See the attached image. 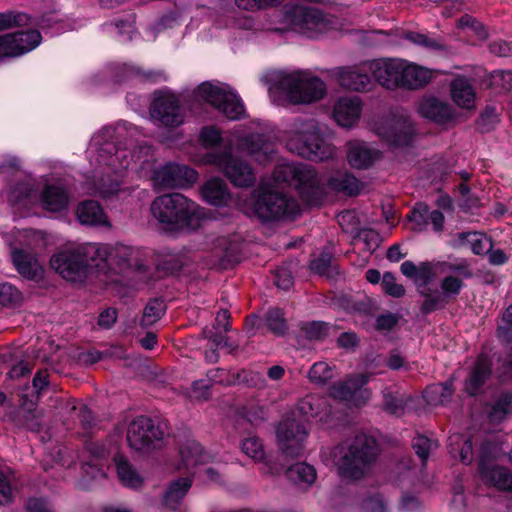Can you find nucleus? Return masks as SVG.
Segmentation results:
<instances>
[{
    "label": "nucleus",
    "mask_w": 512,
    "mask_h": 512,
    "mask_svg": "<svg viewBox=\"0 0 512 512\" xmlns=\"http://www.w3.org/2000/svg\"><path fill=\"white\" fill-rule=\"evenodd\" d=\"M286 148L293 154L312 161H325L335 156V147L325 141L321 124L314 118H295L284 131Z\"/></svg>",
    "instance_id": "4"
},
{
    "label": "nucleus",
    "mask_w": 512,
    "mask_h": 512,
    "mask_svg": "<svg viewBox=\"0 0 512 512\" xmlns=\"http://www.w3.org/2000/svg\"><path fill=\"white\" fill-rule=\"evenodd\" d=\"M14 475L9 470L0 469V505L12 502L14 497Z\"/></svg>",
    "instance_id": "50"
},
{
    "label": "nucleus",
    "mask_w": 512,
    "mask_h": 512,
    "mask_svg": "<svg viewBox=\"0 0 512 512\" xmlns=\"http://www.w3.org/2000/svg\"><path fill=\"white\" fill-rule=\"evenodd\" d=\"M197 96L230 120L240 119L245 113L242 100L227 84L203 82L197 88Z\"/></svg>",
    "instance_id": "8"
},
{
    "label": "nucleus",
    "mask_w": 512,
    "mask_h": 512,
    "mask_svg": "<svg viewBox=\"0 0 512 512\" xmlns=\"http://www.w3.org/2000/svg\"><path fill=\"white\" fill-rule=\"evenodd\" d=\"M197 172L185 165L167 163L157 169L153 174L155 185L162 188H183L196 182Z\"/></svg>",
    "instance_id": "19"
},
{
    "label": "nucleus",
    "mask_w": 512,
    "mask_h": 512,
    "mask_svg": "<svg viewBox=\"0 0 512 512\" xmlns=\"http://www.w3.org/2000/svg\"><path fill=\"white\" fill-rule=\"evenodd\" d=\"M94 146L99 147V162L111 168L115 173H119L130 167L131 162L144 161L150 154L151 148L148 145H141L138 151L132 154L126 149L116 148L111 142L100 143L97 138L93 140Z\"/></svg>",
    "instance_id": "13"
},
{
    "label": "nucleus",
    "mask_w": 512,
    "mask_h": 512,
    "mask_svg": "<svg viewBox=\"0 0 512 512\" xmlns=\"http://www.w3.org/2000/svg\"><path fill=\"white\" fill-rule=\"evenodd\" d=\"M491 374V363L487 356L480 355L465 382V391L475 395Z\"/></svg>",
    "instance_id": "31"
},
{
    "label": "nucleus",
    "mask_w": 512,
    "mask_h": 512,
    "mask_svg": "<svg viewBox=\"0 0 512 512\" xmlns=\"http://www.w3.org/2000/svg\"><path fill=\"white\" fill-rule=\"evenodd\" d=\"M13 38L17 41L18 50L20 55H24L40 45L42 42L41 33L38 30H28L12 33Z\"/></svg>",
    "instance_id": "42"
},
{
    "label": "nucleus",
    "mask_w": 512,
    "mask_h": 512,
    "mask_svg": "<svg viewBox=\"0 0 512 512\" xmlns=\"http://www.w3.org/2000/svg\"><path fill=\"white\" fill-rule=\"evenodd\" d=\"M418 113L433 122L443 124L454 117L453 108L438 97L423 96L417 104Z\"/></svg>",
    "instance_id": "25"
},
{
    "label": "nucleus",
    "mask_w": 512,
    "mask_h": 512,
    "mask_svg": "<svg viewBox=\"0 0 512 512\" xmlns=\"http://www.w3.org/2000/svg\"><path fill=\"white\" fill-rule=\"evenodd\" d=\"M497 333L498 337L503 341H510L512 339V304L503 312Z\"/></svg>",
    "instance_id": "63"
},
{
    "label": "nucleus",
    "mask_w": 512,
    "mask_h": 512,
    "mask_svg": "<svg viewBox=\"0 0 512 512\" xmlns=\"http://www.w3.org/2000/svg\"><path fill=\"white\" fill-rule=\"evenodd\" d=\"M401 273L412 280L416 286L417 292L424 301L421 305V311L425 314L435 311V307L442 301V295L439 290L430 286L439 274L458 273L463 277H471L472 273L465 261H425L415 264L412 261H404L400 266Z\"/></svg>",
    "instance_id": "2"
},
{
    "label": "nucleus",
    "mask_w": 512,
    "mask_h": 512,
    "mask_svg": "<svg viewBox=\"0 0 512 512\" xmlns=\"http://www.w3.org/2000/svg\"><path fill=\"white\" fill-rule=\"evenodd\" d=\"M384 292L392 297H402L405 294V288L403 285L396 282L395 276L390 273H384L381 282Z\"/></svg>",
    "instance_id": "62"
},
{
    "label": "nucleus",
    "mask_w": 512,
    "mask_h": 512,
    "mask_svg": "<svg viewBox=\"0 0 512 512\" xmlns=\"http://www.w3.org/2000/svg\"><path fill=\"white\" fill-rule=\"evenodd\" d=\"M207 375L211 382L225 385L240 384L247 380L245 371H241L230 377L223 370L217 368L210 370Z\"/></svg>",
    "instance_id": "55"
},
{
    "label": "nucleus",
    "mask_w": 512,
    "mask_h": 512,
    "mask_svg": "<svg viewBox=\"0 0 512 512\" xmlns=\"http://www.w3.org/2000/svg\"><path fill=\"white\" fill-rule=\"evenodd\" d=\"M265 324L276 335H283L287 330L286 320L279 308H271L267 311Z\"/></svg>",
    "instance_id": "49"
},
{
    "label": "nucleus",
    "mask_w": 512,
    "mask_h": 512,
    "mask_svg": "<svg viewBox=\"0 0 512 512\" xmlns=\"http://www.w3.org/2000/svg\"><path fill=\"white\" fill-rule=\"evenodd\" d=\"M164 435L160 424L149 417L138 416L129 423L126 438L133 451L147 455L162 447Z\"/></svg>",
    "instance_id": "7"
},
{
    "label": "nucleus",
    "mask_w": 512,
    "mask_h": 512,
    "mask_svg": "<svg viewBox=\"0 0 512 512\" xmlns=\"http://www.w3.org/2000/svg\"><path fill=\"white\" fill-rule=\"evenodd\" d=\"M77 217L81 224L89 226H106L110 223L102 207L95 201H84L78 205Z\"/></svg>",
    "instance_id": "30"
},
{
    "label": "nucleus",
    "mask_w": 512,
    "mask_h": 512,
    "mask_svg": "<svg viewBox=\"0 0 512 512\" xmlns=\"http://www.w3.org/2000/svg\"><path fill=\"white\" fill-rule=\"evenodd\" d=\"M114 460L120 482L129 488H139L143 483V478L127 459L119 455Z\"/></svg>",
    "instance_id": "39"
},
{
    "label": "nucleus",
    "mask_w": 512,
    "mask_h": 512,
    "mask_svg": "<svg viewBox=\"0 0 512 512\" xmlns=\"http://www.w3.org/2000/svg\"><path fill=\"white\" fill-rule=\"evenodd\" d=\"M362 110L363 102L360 97L344 96L335 101L332 117L339 126L351 128L359 122Z\"/></svg>",
    "instance_id": "21"
},
{
    "label": "nucleus",
    "mask_w": 512,
    "mask_h": 512,
    "mask_svg": "<svg viewBox=\"0 0 512 512\" xmlns=\"http://www.w3.org/2000/svg\"><path fill=\"white\" fill-rule=\"evenodd\" d=\"M29 23V16L25 13H0V30L13 26H24Z\"/></svg>",
    "instance_id": "61"
},
{
    "label": "nucleus",
    "mask_w": 512,
    "mask_h": 512,
    "mask_svg": "<svg viewBox=\"0 0 512 512\" xmlns=\"http://www.w3.org/2000/svg\"><path fill=\"white\" fill-rule=\"evenodd\" d=\"M78 252L82 255V262L86 264V275L92 270L104 274L110 272L109 245L99 243L78 244Z\"/></svg>",
    "instance_id": "22"
},
{
    "label": "nucleus",
    "mask_w": 512,
    "mask_h": 512,
    "mask_svg": "<svg viewBox=\"0 0 512 512\" xmlns=\"http://www.w3.org/2000/svg\"><path fill=\"white\" fill-rule=\"evenodd\" d=\"M293 29L309 38H316L319 35L335 28L336 20L319 10L296 7L291 18Z\"/></svg>",
    "instance_id": "12"
},
{
    "label": "nucleus",
    "mask_w": 512,
    "mask_h": 512,
    "mask_svg": "<svg viewBox=\"0 0 512 512\" xmlns=\"http://www.w3.org/2000/svg\"><path fill=\"white\" fill-rule=\"evenodd\" d=\"M11 257L14 266L25 278L37 279L42 276V266L33 256L15 249L12 251Z\"/></svg>",
    "instance_id": "32"
},
{
    "label": "nucleus",
    "mask_w": 512,
    "mask_h": 512,
    "mask_svg": "<svg viewBox=\"0 0 512 512\" xmlns=\"http://www.w3.org/2000/svg\"><path fill=\"white\" fill-rule=\"evenodd\" d=\"M201 196L213 206H225L231 198L225 181L219 177L211 178L202 185Z\"/></svg>",
    "instance_id": "28"
},
{
    "label": "nucleus",
    "mask_w": 512,
    "mask_h": 512,
    "mask_svg": "<svg viewBox=\"0 0 512 512\" xmlns=\"http://www.w3.org/2000/svg\"><path fill=\"white\" fill-rule=\"evenodd\" d=\"M254 212L263 221L278 220L296 215L298 205L295 200L283 193L268 191L259 196Z\"/></svg>",
    "instance_id": "11"
},
{
    "label": "nucleus",
    "mask_w": 512,
    "mask_h": 512,
    "mask_svg": "<svg viewBox=\"0 0 512 512\" xmlns=\"http://www.w3.org/2000/svg\"><path fill=\"white\" fill-rule=\"evenodd\" d=\"M449 452L453 458H459L465 464L472 462V443L463 435L453 434L449 437Z\"/></svg>",
    "instance_id": "41"
},
{
    "label": "nucleus",
    "mask_w": 512,
    "mask_h": 512,
    "mask_svg": "<svg viewBox=\"0 0 512 512\" xmlns=\"http://www.w3.org/2000/svg\"><path fill=\"white\" fill-rule=\"evenodd\" d=\"M446 274L447 275L440 282L441 291H439V294L442 295V301L435 307V310L444 307L448 302V298L457 296L463 287V279L467 278L458 273Z\"/></svg>",
    "instance_id": "40"
},
{
    "label": "nucleus",
    "mask_w": 512,
    "mask_h": 512,
    "mask_svg": "<svg viewBox=\"0 0 512 512\" xmlns=\"http://www.w3.org/2000/svg\"><path fill=\"white\" fill-rule=\"evenodd\" d=\"M450 95L453 102L460 108L473 109L475 90L468 79L456 77L450 83Z\"/></svg>",
    "instance_id": "29"
},
{
    "label": "nucleus",
    "mask_w": 512,
    "mask_h": 512,
    "mask_svg": "<svg viewBox=\"0 0 512 512\" xmlns=\"http://www.w3.org/2000/svg\"><path fill=\"white\" fill-rule=\"evenodd\" d=\"M501 455L502 450L497 444H484L479 458V475L488 487L512 493V472L506 467L494 464Z\"/></svg>",
    "instance_id": "9"
},
{
    "label": "nucleus",
    "mask_w": 512,
    "mask_h": 512,
    "mask_svg": "<svg viewBox=\"0 0 512 512\" xmlns=\"http://www.w3.org/2000/svg\"><path fill=\"white\" fill-rule=\"evenodd\" d=\"M192 485L190 477H184L174 481L165 493L163 504L170 510H176Z\"/></svg>",
    "instance_id": "37"
},
{
    "label": "nucleus",
    "mask_w": 512,
    "mask_h": 512,
    "mask_svg": "<svg viewBox=\"0 0 512 512\" xmlns=\"http://www.w3.org/2000/svg\"><path fill=\"white\" fill-rule=\"evenodd\" d=\"M365 67H342L334 71L338 83L349 90L364 91L370 84Z\"/></svg>",
    "instance_id": "27"
},
{
    "label": "nucleus",
    "mask_w": 512,
    "mask_h": 512,
    "mask_svg": "<svg viewBox=\"0 0 512 512\" xmlns=\"http://www.w3.org/2000/svg\"><path fill=\"white\" fill-rule=\"evenodd\" d=\"M270 91H279L294 105H308L320 101L326 95L324 81L308 71H279L272 77Z\"/></svg>",
    "instance_id": "5"
},
{
    "label": "nucleus",
    "mask_w": 512,
    "mask_h": 512,
    "mask_svg": "<svg viewBox=\"0 0 512 512\" xmlns=\"http://www.w3.org/2000/svg\"><path fill=\"white\" fill-rule=\"evenodd\" d=\"M278 447L289 457L298 456L307 436L305 427L294 419L282 420L276 430Z\"/></svg>",
    "instance_id": "18"
},
{
    "label": "nucleus",
    "mask_w": 512,
    "mask_h": 512,
    "mask_svg": "<svg viewBox=\"0 0 512 512\" xmlns=\"http://www.w3.org/2000/svg\"><path fill=\"white\" fill-rule=\"evenodd\" d=\"M453 393V381L450 379L445 383H436L428 386L423 393V397L428 405L440 406L448 403Z\"/></svg>",
    "instance_id": "36"
},
{
    "label": "nucleus",
    "mask_w": 512,
    "mask_h": 512,
    "mask_svg": "<svg viewBox=\"0 0 512 512\" xmlns=\"http://www.w3.org/2000/svg\"><path fill=\"white\" fill-rule=\"evenodd\" d=\"M33 195L34 189L30 183H20L10 190L8 200L12 205L26 204Z\"/></svg>",
    "instance_id": "56"
},
{
    "label": "nucleus",
    "mask_w": 512,
    "mask_h": 512,
    "mask_svg": "<svg viewBox=\"0 0 512 512\" xmlns=\"http://www.w3.org/2000/svg\"><path fill=\"white\" fill-rule=\"evenodd\" d=\"M16 41L12 33L0 36V60L21 56Z\"/></svg>",
    "instance_id": "59"
},
{
    "label": "nucleus",
    "mask_w": 512,
    "mask_h": 512,
    "mask_svg": "<svg viewBox=\"0 0 512 512\" xmlns=\"http://www.w3.org/2000/svg\"><path fill=\"white\" fill-rule=\"evenodd\" d=\"M324 401L313 395H308L297 404L298 412L306 417H317L320 414V407Z\"/></svg>",
    "instance_id": "51"
},
{
    "label": "nucleus",
    "mask_w": 512,
    "mask_h": 512,
    "mask_svg": "<svg viewBox=\"0 0 512 512\" xmlns=\"http://www.w3.org/2000/svg\"><path fill=\"white\" fill-rule=\"evenodd\" d=\"M150 115L155 122L166 127H177L184 121L177 97L167 92L155 95Z\"/></svg>",
    "instance_id": "16"
},
{
    "label": "nucleus",
    "mask_w": 512,
    "mask_h": 512,
    "mask_svg": "<svg viewBox=\"0 0 512 512\" xmlns=\"http://www.w3.org/2000/svg\"><path fill=\"white\" fill-rule=\"evenodd\" d=\"M412 447L423 463L427 461L430 453L438 448V442L435 439L424 435H418L413 439Z\"/></svg>",
    "instance_id": "48"
},
{
    "label": "nucleus",
    "mask_w": 512,
    "mask_h": 512,
    "mask_svg": "<svg viewBox=\"0 0 512 512\" xmlns=\"http://www.w3.org/2000/svg\"><path fill=\"white\" fill-rule=\"evenodd\" d=\"M242 452L253 459L261 462L265 459V450L262 442L256 436H249L241 442Z\"/></svg>",
    "instance_id": "47"
},
{
    "label": "nucleus",
    "mask_w": 512,
    "mask_h": 512,
    "mask_svg": "<svg viewBox=\"0 0 512 512\" xmlns=\"http://www.w3.org/2000/svg\"><path fill=\"white\" fill-rule=\"evenodd\" d=\"M378 455V446L373 437L357 436L354 443L343 452L337 462L339 473L347 479H359L369 470Z\"/></svg>",
    "instance_id": "6"
},
{
    "label": "nucleus",
    "mask_w": 512,
    "mask_h": 512,
    "mask_svg": "<svg viewBox=\"0 0 512 512\" xmlns=\"http://www.w3.org/2000/svg\"><path fill=\"white\" fill-rule=\"evenodd\" d=\"M287 477L298 484H312L316 479V471L307 463H296L288 468Z\"/></svg>",
    "instance_id": "43"
},
{
    "label": "nucleus",
    "mask_w": 512,
    "mask_h": 512,
    "mask_svg": "<svg viewBox=\"0 0 512 512\" xmlns=\"http://www.w3.org/2000/svg\"><path fill=\"white\" fill-rule=\"evenodd\" d=\"M375 133L392 146H406L413 137L412 122L406 117H392L377 123Z\"/></svg>",
    "instance_id": "17"
},
{
    "label": "nucleus",
    "mask_w": 512,
    "mask_h": 512,
    "mask_svg": "<svg viewBox=\"0 0 512 512\" xmlns=\"http://www.w3.org/2000/svg\"><path fill=\"white\" fill-rule=\"evenodd\" d=\"M370 377L371 374L368 373L350 375L346 380L333 384L330 387V395L355 406L363 405L371 395L370 391L364 388Z\"/></svg>",
    "instance_id": "14"
},
{
    "label": "nucleus",
    "mask_w": 512,
    "mask_h": 512,
    "mask_svg": "<svg viewBox=\"0 0 512 512\" xmlns=\"http://www.w3.org/2000/svg\"><path fill=\"white\" fill-rule=\"evenodd\" d=\"M154 220L168 232L195 230L204 219V210L181 193L156 197L150 206Z\"/></svg>",
    "instance_id": "3"
},
{
    "label": "nucleus",
    "mask_w": 512,
    "mask_h": 512,
    "mask_svg": "<svg viewBox=\"0 0 512 512\" xmlns=\"http://www.w3.org/2000/svg\"><path fill=\"white\" fill-rule=\"evenodd\" d=\"M166 306L162 300H151L144 308L141 325L144 327L156 323L164 314Z\"/></svg>",
    "instance_id": "45"
},
{
    "label": "nucleus",
    "mask_w": 512,
    "mask_h": 512,
    "mask_svg": "<svg viewBox=\"0 0 512 512\" xmlns=\"http://www.w3.org/2000/svg\"><path fill=\"white\" fill-rule=\"evenodd\" d=\"M455 247H468L474 254H482L492 247L491 240L476 232L458 233L453 240Z\"/></svg>",
    "instance_id": "34"
},
{
    "label": "nucleus",
    "mask_w": 512,
    "mask_h": 512,
    "mask_svg": "<svg viewBox=\"0 0 512 512\" xmlns=\"http://www.w3.org/2000/svg\"><path fill=\"white\" fill-rule=\"evenodd\" d=\"M335 376V367L326 362H317L312 365L308 377L315 384H325Z\"/></svg>",
    "instance_id": "44"
},
{
    "label": "nucleus",
    "mask_w": 512,
    "mask_h": 512,
    "mask_svg": "<svg viewBox=\"0 0 512 512\" xmlns=\"http://www.w3.org/2000/svg\"><path fill=\"white\" fill-rule=\"evenodd\" d=\"M489 86L497 93L512 89V72L495 71L489 77Z\"/></svg>",
    "instance_id": "52"
},
{
    "label": "nucleus",
    "mask_w": 512,
    "mask_h": 512,
    "mask_svg": "<svg viewBox=\"0 0 512 512\" xmlns=\"http://www.w3.org/2000/svg\"><path fill=\"white\" fill-rule=\"evenodd\" d=\"M328 184L333 190L348 196L358 195L363 189L362 183L349 173H340L331 177Z\"/></svg>",
    "instance_id": "38"
},
{
    "label": "nucleus",
    "mask_w": 512,
    "mask_h": 512,
    "mask_svg": "<svg viewBox=\"0 0 512 512\" xmlns=\"http://www.w3.org/2000/svg\"><path fill=\"white\" fill-rule=\"evenodd\" d=\"M458 29L474 35L476 38L483 40L486 38V31L483 25L470 15L462 16L457 23Z\"/></svg>",
    "instance_id": "53"
},
{
    "label": "nucleus",
    "mask_w": 512,
    "mask_h": 512,
    "mask_svg": "<svg viewBox=\"0 0 512 512\" xmlns=\"http://www.w3.org/2000/svg\"><path fill=\"white\" fill-rule=\"evenodd\" d=\"M273 178L276 183H286L295 187L303 195L316 194L319 190L318 174L308 164L281 162L275 167Z\"/></svg>",
    "instance_id": "10"
},
{
    "label": "nucleus",
    "mask_w": 512,
    "mask_h": 512,
    "mask_svg": "<svg viewBox=\"0 0 512 512\" xmlns=\"http://www.w3.org/2000/svg\"><path fill=\"white\" fill-rule=\"evenodd\" d=\"M210 385L204 380L194 381L188 397L192 401H205L210 397Z\"/></svg>",
    "instance_id": "64"
},
{
    "label": "nucleus",
    "mask_w": 512,
    "mask_h": 512,
    "mask_svg": "<svg viewBox=\"0 0 512 512\" xmlns=\"http://www.w3.org/2000/svg\"><path fill=\"white\" fill-rule=\"evenodd\" d=\"M124 192L120 188V182L118 179L101 178L99 185L96 188L95 193L103 198H110Z\"/></svg>",
    "instance_id": "60"
},
{
    "label": "nucleus",
    "mask_w": 512,
    "mask_h": 512,
    "mask_svg": "<svg viewBox=\"0 0 512 512\" xmlns=\"http://www.w3.org/2000/svg\"><path fill=\"white\" fill-rule=\"evenodd\" d=\"M110 271H124L129 268L141 269L142 251L124 244L109 245Z\"/></svg>",
    "instance_id": "23"
},
{
    "label": "nucleus",
    "mask_w": 512,
    "mask_h": 512,
    "mask_svg": "<svg viewBox=\"0 0 512 512\" xmlns=\"http://www.w3.org/2000/svg\"><path fill=\"white\" fill-rule=\"evenodd\" d=\"M403 59H379L368 64L367 68L375 80L387 89L400 87Z\"/></svg>",
    "instance_id": "20"
},
{
    "label": "nucleus",
    "mask_w": 512,
    "mask_h": 512,
    "mask_svg": "<svg viewBox=\"0 0 512 512\" xmlns=\"http://www.w3.org/2000/svg\"><path fill=\"white\" fill-rule=\"evenodd\" d=\"M512 413V395L504 394L500 396L489 413L492 422H500L506 416Z\"/></svg>",
    "instance_id": "46"
},
{
    "label": "nucleus",
    "mask_w": 512,
    "mask_h": 512,
    "mask_svg": "<svg viewBox=\"0 0 512 512\" xmlns=\"http://www.w3.org/2000/svg\"><path fill=\"white\" fill-rule=\"evenodd\" d=\"M22 300L21 293L11 284L4 283L0 285V305L13 307Z\"/></svg>",
    "instance_id": "58"
},
{
    "label": "nucleus",
    "mask_w": 512,
    "mask_h": 512,
    "mask_svg": "<svg viewBox=\"0 0 512 512\" xmlns=\"http://www.w3.org/2000/svg\"><path fill=\"white\" fill-rule=\"evenodd\" d=\"M346 146L347 161L356 169H366L381 157V152L377 148L364 141L352 140Z\"/></svg>",
    "instance_id": "24"
},
{
    "label": "nucleus",
    "mask_w": 512,
    "mask_h": 512,
    "mask_svg": "<svg viewBox=\"0 0 512 512\" xmlns=\"http://www.w3.org/2000/svg\"><path fill=\"white\" fill-rule=\"evenodd\" d=\"M78 245L66 247L51 257V267L64 279L79 281L86 277V264L81 260Z\"/></svg>",
    "instance_id": "15"
},
{
    "label": "nucleus",
    "mask_w": 512,
    "mask_h": 512,
    "mask_svg": "<svg viewBox=\"0 0 512 512\" xmlns=\"http://www.w3.org/2000/svg\"><path fill=\"white\" fill-rule=\"evenodd\" d=\"M433 71L407 60H403L400 87L417 90L425 87L433 79Z\"/></svg>",
    "instance_id": "26"
},
{
    "label": "nucleus",
    "mask_w": 512,
    "mask_h": 512,
    "mask_svg": "<svg viewBox=\"0 0 512 512\" xmlns=\"http://www.w3.org/2000/svg\"><path fill=\"white\" fill-rule=\"evenodd\" d=\"M41 202L46 210L59 212L67 208L69 197L62 187L47 185L41 194Z\"/></svg>",
    "instance_id": "33"
},
{
    "label": "nucleus",
    "mask_w": 512,
    "mask_h": 512,
    "mask_svg": "<svg viewBox=\"0 0 512 512\" xmlns=\"http://www.w3.org/2000/svg\"><path fill=\"white\" fill-rule=\"evenodd\" d=\"M409 400L404 395L384 394V409L392 415L400 416L404 413Z\"/></svg>",
    "instance_id": "57"
},
{
    "label": "nucleus",
    "mask_w": 512,
    "mask_h": 512,
    "mask_svg": "<svg viewBox=\"0 0 512 512\" xmlns=\"http://www.w3.org/2000/svg\"><path fill=\"white\" fill-rule=\"evenodd\" d=\"M232 149L246 152L263 165L270 162L276 154L274 143L266 135L237 132L229 140L228 150L213 151L203 156V164L217 167L231 184L242 188L253 186L256 175L246 161L232 155Z\"/></svg>",
    "instance_id": "1"
},
{
    "label": "nucleus",
    "mask_w": 512,
    "mask_h": 512,
    "mask_svg": "<svg viewBox=\"0 0 512 512\" xmlns=\"http://www.w3.org/2000/svg\"><path fill=\"white\" fill-rule=\"evenodd\" d=\"M429 212V208L422 203L417 204L413 208L408 215L409 220L413 223V230L420 232L427 227L429 224Z\"/></svg>",
    "instance_id": "54"
},
{
    "label": "nucleus",
    "mask_w": 512,
    "mask_h": 512,
    "mask_svg": "<svg viewBox=\"0 0 512 512\" xmlns=\"http://www.w3.org/2000/svg\"><path fill=\"white\" fill-rule=\"evenodd\" d=\"M179 455L183 468L194 469L197 465L203 464L208 456L203 452L201 445L194 440H187L179 448Z\"/></svg>",
    "instance_id": "35"
}]
</instances>
